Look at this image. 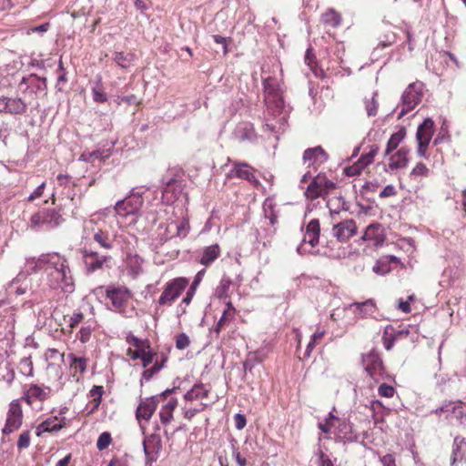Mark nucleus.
<instances>
[{
    "mask_svg": "<svg viewBox=\"0 0 466 466\" xmlns=\"http://www.w3.org/2000/svg\"><path fill=\"white\" fill-rule=\"evenodd\" d=\"M68 359L71 361V366L76 365V369L79 370L80 373H84L86 370V358L77 357L74 353H69Z\"/></svg>",
    "mask_w": 466,
    "mask_h": 466,
    "instance_id": "obj_44",
    "label": "nucleus"
},
{
    "mask_svg": "<svg viewBox=\"0 0 466 466\" xmlns=\"http://www.w3.org/2000/svg\"><path fill=\"white\" fill-rule=\"evenodd\" d=\"M272 102L278 114H282L285 111V101L280 94L272 96Z\"/></svg>",
    "mask_w": 466,
    "mask_h": 466,
    "instance_id": "obj_57",
    "label": "nucleus"
},
{
    "mask_svg": "<svg viewBox=\"0 0 466 466\" xmlns=\"http://www.w3.org/2000/svg\"><path fill=\"white\" fill-rule=\"evenodd\" d=\"M450 135L448 132L447 127H444L443 126L441 127L440 132L436 136V137L433 140V145L437 146L441 143H442L445 139L450 140Z\"/></svg>",
    "mask_w": 466,
    "mask_h": 466,
    "instance_id": "obj_60",
    "label": "nucleus"
},
{
    "mask_svg": "<svg viewBox=\"0 0 466 466\" xmlns=\"http://www.w3.org/2000/svg\"><path fill=\"white\" fill-rule=\"evenodd\" d=\"M454 403V401H445L441 407L431 410V413L436 415H440L441 413H451V407Z\"/></svg>",
    "mask_w": 466,
    "mask_h": 466,
    "instance_id": "obj_61",
    "label": "nucleus"
},
{
    "mask_svg": "<svg viewBox=\"0 0 466 466\" xmlns=\"http://www.w3.org/2000/svg\"><path fill=\"white\" fill-rule=\"evenodd\" d=\"M190 344V339L188 336L182 332L177 335L176 337V348L177 350H185L187 349Z\"/></svg>",
    "mask_w": 466,
    "mask_h": 466,
    "instance_id": "obj_53",
    "label": "nucleus"
},
{
    "mask_svg": "<svg viewBox=\"0 0 466 466\" xmlns=\"http://www.w3.org/2000/svg\"><path fill=\"white\" fill-rule=\"evenodd\" d=\"M329 154L324 150L321 146L309 147L303 152L302 161L304 164L308 163V167H313L317 169L321 164L327 162Z\"/></svg>",
    "mask_w": 466,
    "mask_h": 466,
    "instance_id": "obj_12",
    "label": "nucleus"
},
{
    "mask_svg": "<svg viewBox=\"0 0 466 466\" xmlns=\"http://www.w3.org/2000/svg\"><path fill=\"white\" fill-rule=\"evenodd\" d=\"M111 442V433L108 431H104L98 436L96 441V448L98 451H104L108 448Z\"/></svg>",
    "mask_w": 466,
    "mask_h": 466,
    "instance_id": "obj_45",
    "label": "nucleus"
},
{
    "mask_svg": "<svg viewBox=\"0 0 466 466\" xmlns=\"http://www.w3.org/2000/svg\"><path fill=\"white\" fill-rule=\"evenodd\" d=\"M52 254H43L38 258H32L28 260L29 263H34L29 269V274L37 273L40 271L46 265L49 266V260H51Z\"/></svg>",
    "mask_w": 466,
    "mask_h": 466,
    "instance_id": "obj_29",
    "label": "nucleus"
},
{
    "mask_svg": "<svg viewBox=\"0 0 466 466\" xmlns=\"http://www.w3.org/2000/svg\"><path fill=\"white\" fill-rule=\"evenodd\" d=\"M395 389L390 384L382 383L379 387V394L382 397L390 398L393 397Z\"/></svg>",
    "mask_w": 466,
    "mask_h": 466,
    "instance_id": "obj_59",
    "label": "nucleus"
},
{
    "mask_svg": "<svg viewBox=\"0 0 466 466\" xmlns=\"http://www.w3.org/2000/svg\"><path fill=\"white\" fill-rule=\"evenodd\" d=\"M31 228H36L41 226H47V218L46 216V209L40 210L31 216L30 218Z\"/></svg>",
    "mask_w": 466,
    "mask_h": 466,
    "instance_id": "obj_43",
    "label": "nucleus"
},
{
    "mask_svg": "<svg viewBox=\"0 0 466 466\" xmlns=\"http://www.w3.org/2000/svg\"><path fill=\"white\" fill-rule=\"evenodd\" d=\"M420 132L416 135V140L418 143V149L417 153L420 157H426V151L429 147V144L431 140L428 137H425L424 139L420 138Z\"/></svg>",
    "mask_w": 466,
    "mask_h": 466,
    "instance_id": "obj_50",
    "label": "nucleus"
},
{
    "mask_svg": "<svg viewBox=\"0 0 466 466\" xmlns=\"http://www.w3.org/2000/svg\"><path fill=\"white\" fill-rule=\"evenodd\" d=\"M320 235V225L318 218H312L306 227V232L304 234L301 244L297 248V252L299 255H305L312 253L307 249L304 245L308 243L311 248L316 247L319 244Z\"/></svg>",
    "mask_w": 466,
    "mask_h": 466,
    "instance_id": "obj_8",
    "label": "nucleus"
},
{
    "mask_svg": "<svg viewBox=\"0 0 466 466\" xmlns=\"http://www.w3.org/2000/svg\"><path fill=\"white\" fill-rule=\"evenodd\" d=\"M339 421V423L338 425V437L343 439L344 441H352V425L346 420Z\"/></svg>",
    "mask_w": 466,
    "mask_h": 466,
    "instance_id": "obj_35",
    "label": "nucleus"
},
{
    "mask_svg": "<svg viewBox=\"0 0 466 466\" xmlns=\"http://www.w3.org/2000/svg\"><path fill=\"white\" fill-rule=\"evenodd\" d=\"M21 372L26 376H33V362L30 357L23 358L20 361Z\"/></svg>",
    "mask_w": 466,
    "mask_h": 466,
    "instance_id": "obj_52",
    "label": "nucleus"
},
{
    "mask_svg": "<svg viewBox=\"0 0 466 466\" xmlns=\"http://www.w3.org/2000/svg\"><path fill=\"white\" fill-rule=\"evenodd\" d=\"M234 422H235V427L238 430L244 429L245 426L247 425L246 416L244 414H241V413H236L234 415Z\"/></svg>",
    "mask_w": 466,
    "mask_h": 466,
    "instance_id": "obj_63",
    "label": "nucleus"
},
{
    "mask_svg": "<svg viewBox=\"0 0 466 466\" xmlns=\"http://www.w3.org/2000/svg\"><path fill=\"white\" fill-rule=\"evenodd\" d=\"M103 158V151L101 150H94L92 152L83 153L80 156V160L86 162H93L95 159H102Z\"/></svg>",
    "mask_w": 466,
    "mask_h": 466,
    "instance_id": "obj_54",
    "label": "nucleus"
},
{
    "mask_svg": "<svg viewBox=\"0 0 466 466\" xmlns=\"http://www.w3.org/2000/svg\"><path fill=\"white\" fill-rule=\"evenodd\" d=\"M220 255V247L218 244H213L203 249L199 263L204 266L212 264Z\"/></svg>",
    "mask_w": 466,
    "mask_h": 466,
    "instance_id": "obj_21",
    "label": "nucleus"
},
{
    "mask_svg": "<svg viewBox=\"0 0 466 466\" xmlns=\"http://www.w3.org/2000/svg\"><path fill=\"white\" fill-rule=\"evenodd\" d=\"M159 417H160L161 423L166 425L172 420L173 412L162 408L159 412Z\"/></svg>",
    "mask_w": 466,
    "mask_h": 466,
    "instance_id": "obj_64",
    "label": "nucleus"
},
{
    "mask_svg": "<svg viewBox=\"0 0 466 466\" xmlns=\"http://www.w3.org/2000/svg\"><path fill=\"white\" fill-rule=\"evenodd\" d=\"M364 168L365 167H362V164L358 160L353 165L346 167L343 173L347 177H356L359 176Z\"/></svg>",
    "mask_w": 466,
    "mask_h": 466,
    "instance_id": "obj_49",
    "label": "nucleus"
},
{
    "mask_svg": "<svg viewBox=\"0 0 466 466\" xmlns=\"http://www.w3.org/2000/svg\"><path fill=\"white\" fill-rule=\"evenodd\" d=\"M23 422V410L18 400H14L9 404L6 420L2 433L5 436L9 435L15 431H17Z\"/></svg>",
    "mask_w": 466,
    "mask_h": 466,
    "instance_id": "obj_6",
    "label": "nucleus"
},
{
    "mask_svg": "<svg viewBox=\"0 0 466 466\" xmlns=\"http://www.w3.org/2000/svg\"><path fill=\"white\" fill-rule=\"evenodd\" d=\"M46 216L47 218V226L52 228L60 226L65 221L60 208H46Z\"/></svg>",
    "mask_w": 466,
    "mask_h": 466,
    "instance_id": "obj_28",
    "label": "nucleus"
},
{
    "mask_svg": "<svg viewBox=\"0 0 466 466\" xmlns=\"http://www.w3.org/2000/svg\"><path fill=\"white\" fill-rule=\"evenodd\" d=\"M93 239L101 248L106 250L113 248L114 239L109 236L108 232L98 229L94 233Z\"/></svg>",
    "mask_w": 466,
    "mask_h": 466,
    "instance_id": "obj_24",
    "label": "nucleus"
},
{
    "mask_svg": "<svg viewBox=\"0 0 466 466\" xmlns=\"http://www.w3.org/2000/svg\"><path fill=\"white\" fill-rule=\"evenodd\" d=\"M423 87L424 85L421 82L410 83L402 93L401 105L407 106V109H414L423 97Z\"/></svg>",
    "mask_w": 466,
    "mask_h": 466,
    "instance_id": "obj_10",
    "label": "nucleus"
},
{
    "mask_svg": "<svg viewBox=\"0 0 466 466\" xmlns=\"http://www.w3.org/2000/svg\"><path fill=\"white\" fill-rule=\"evenodd\" d=\"M379 151H380V147L376 144H373V145L370 146L369 152L362 154L358 160L360 161V163L362 164V167H366L373 162L374 157L378 154Z\"/></svg>",
    "mask_w": 466,
    "mask_h": 466,
    "instance_id": "obj_38",
    "label": "nucleus"
},
{
    "mask_svg": "<svg viewBox=\"0 0 466 466\" xmlns=\"http://www.w3.org/2000/svg\"><path fill=\"white\" fill-rule=\"evenodd\" d=\"M410 149L406 147H401L393 156L390 157L389 167L393 169L402 168L408 165V154Z\"/></svg>",
    "mask_w": 466,
    "mask_h": 466,
    "instance_id": "obj_20",
    "label": "nucleus"
},
{
    "mask_svg": "<svg viewBox=\"0 0 466 466\" xmlns=\"http://www.w3.org/2000/svg\"><path fill=\"white\" fill-rule=\"evenodd\" d=\"M30 445V431H25L23 433L20 434L18 441H17V448L19 450L26 449Z\"/></svg>",
    "mask_w": 466,
    "mask_h": 466,
    "instance_id": "obj_56",
    "label": "nucleus"
},
{
    "mask_svg": "<svg viewBox=\"0 0 466 466\" xmlns=\"http://www.w3.org/2000/svg\"><path fill=\"white\" fill-rule=\"evenodd\" d=\"M263 209L265 218L269 219L271 225H275L278 221V214L275 210V205L270 199H266Z\"/></svg>",
    "mask_w": 466,
    "mask_h": 466,
    "instance_id": "obj_40",
    "label": "nucleus"
},
{
    "mask_svg": "<svg viewBox=\"0 0 466 466\" xmlns=\"http://www.w3.org/2000/svg\"><path fill=\"white\" fill-rule=\"evenodd\" d=\"M112 60L121 68L128 69L135 61L136 56L133 53H124L115 51L112 54Z\"/></svg>",
    "mask_w": 466,
    "mask_h": 466,
    "instance_id": "obj_22",
    "label": "nucleus"
},
{
    "mask_svg": "<svg viewBox=\"0 0 466 466\" xmlns=\"http://www.w3.org/2000/svg\"><path fill=\"white\" fill-rule=\"evenodd\" d=\"M377 96H378V93L374 92L371 99L365 101V108H366V111H367V115L369 116H374L377 115L378 106H379V103H378V101L376 99Z\"/></svg>",
    "mask_w": 466,
    "mask_h": 466,
    "instance_id": "obj_46",
    "label": "nucleus"
},
{
    "mask_svg": "<svg viewBox=\"0 0 466 466\" xmlns=\"http://www.w3.org/2000/svg\"><path fill=\"white\" fill-rule=\"evenodd\" d=\"M351 307H355L362 317L371 316L377 309L376 303L372 299L363 302H354Z\"/></svg>",
    "mask_w": 466,
    "mask_h": 466,
    "instance_id": "obj_26",
    "label": "nucleus"
},
{
    "mask_svg": "<svg viewBox=\"0 0 466 466\" xmlns=\"http://www.w3.org/2000/svg\"><path fill=\"white\" fill-rule=\"evenodd\" d=\"M384 228L382 225L379 222H373L370 224L361 237V239L364 241L370 240L373 241V245L375 247L381 246L385 241Z\"/></svg>",
    "mask_w": 466,
    "mask_h": 466,
    "instance_id": "obj_16",
    "label": "nucleus"
},
{
    "mask_svg": "<svg viewBox=\"0 0 466 466\" xmlns=\"http://www.w3.org/2000/svg\"><path fill=\"white\" fill-rule=\"evenodd\" d=\"M33 80H37L39 82V85H36V91H45L47 88L46 86V78L41 77L37 76L36 74H30L28 76H24L19 84L20 86L23 85L26 86V88L28 87V84H33Z\"/></svg>",
    "mask_w": 466,
    "mask_h": 466,
    "instance_id": "obj_31",
    "label": "nucleus"
},
{
    "mask_svg": "<svg viewBox=\"0 0 466 466\" xmlns=\"http://www.w3.org/2000/svg\"><path fill=\"white\" fill-rule=\"evenodd\" d=\"M407 135V130L404 126L399 127V130L393 133L387 142V147L392 150L397 149L399 145L402 142Z\"/></svg>",
    "mask_w": 466,
    "mask_h": 466,
    "instance_id": "obj_30",
    "label": "nucleus"
},
{
    "mask_svg": "<svg viewBox=\"0 0 466 466\" xmlns=\"http://www.w3.org/2000/svg\"><path fill=\"white\" fill-rule=\"evenodd\" d=\"M429 174V168L422 162H419L410 172V177L423 176L426 177Z\"/></svg>",
    "mask_w": 466,
    "mask_h": 466,
    "instance_id": "obj_58",
    "label": "nucleus"
},
{
    "mask_svg": "<svg viewBox=\"0 0 466 466\" xmlns=\"http://www.w3.org/2000/svg\"><path fill=\"white\" fill-rule=\"evenodd\" d=\"M365 370L376 381L380 380L385 372L383 361L380 353L372 349L368 354L362 356Z\"/></svg>",
    "mask_w": 466,
    "mask_h": 466,
    "instance_id": "obj_7",
    "label": "nucleus"
},
{
    "mask_svg": "<svg viewBox=\"0 0 466 466\" xmlns=\"http://www.w3.org/2000/svg\"><path fill=\"white\" fill-rule=\"evenodd\" d=\"M93 99L96 103H105L107 101V95L104 91L101 76L98 77L95 86L92 87Z\"/></svg>",
    "mask_w": 466,
    "mask_h": 466,
    "instance_id": "obj_34",
    "label": "nucleus"
},
{
    "mask_svg": "<svg viewBox=\"0 0 466 466\" xmlns=\"http://www.w3.org/2000/svg\"><path fill=\"white\" fill-rule=\"evenodd\" d=\"M30 394L35 399L43 401L47 399L48 393L44 390L40 386L37 384H31L29 387Z\"/></svg>",
    "mask_w": 466,
    "mask_h": 466,
    "instance_id": "obj_48",
    "label": "nucleus"
},
{
    "mask_svg": "<svg viewBox=\"0 0 466 466\" xmlns=\"http://www.w3.org/2000/svg\"><path fill=\"white\" fill-rule=\"evenodd\" d=\"M158 403V397L156 396H151L145 400L140 399V403L136 410V419L138 421L141 420H149L156 411Z\"/></svg>",
    "mask_w": 466,
    "mask_h": 466,
    "instance_id": "obj_14",
    "label": "nucleus"
},
{
    "mask_svg": "<svg viewBox=\"0 0 466 466\" xmlns=\"http://www.w3.org/2000/svg\"><path fill=\"white\" fill-rule=\"evenodd\" d=\"M167 357H163V360L161 362L156 361L154 365L151 368L146 369L142 372V379L140 380V385H143V380H149L155 374H157L158 371H160L164 366L165 362L167 361Z\"/></svg>",
    "mask_w": 466,
    "mask_h": 466,
    "instance_id": "obj_33",
    "label": "nucleus"
},
{
    "mask_svg": "<svg viewBox=\"0 0 466 466\" xmlns=\"http://www.w3.org/2000/svg\"><path fill=\"white\" fill-rule=\"evenodd\" d=\"M466 456V440L464 437L456 436L452 443V451L451 455V466L456 462L461 461Z\"/></svg>",
    "mask_w": 466,
    "mask_h": 466,
    "instance_id": "obj_18",
    "label": "nucleus"
},
{
    "mask_svg": "<svg viewBox=\"0 0 466 466\" xmlns=\"http://www.w3.org/2000/svg\"><path fill=\"white\" fill-rule=\"evenodd\" d=\"M263 89L265 94L273 96L279 94V85L273 77H267L263 79Z\"/></svg>",
    "mask_w": 466,
    "mask_h": 466,
    "instance_id": "obj_41",
    "label": "nucleus"
},
{
    "mask_svg": "<svg viewBox=\"0 0 466 466\" xmlns=\"http://www.w3.org/2000/svg\"><path fill=\"white\" fill-rule=\"evenodd\" d=\"M145 348H147L146 345L145 346H141V348H136L135 350L129 348L127 350V355L132 360H140V357H141Z\"/></svg>",
    "mask_w": 466,
    "mask_h": 466,
    "instance_id": "obj_62",
    "label": "nucleus"
},
{
    "mask_svg": "<svg viewBox=\"0 0 466 466\" xmlns=\"http://www.w3.org/2000/svg\"><path fill=\"white\" fill-rule=\"evenodd\" d=\"M357 233V226L353 219H346L335 224L332 228V234L339 242H347Z\"/></svg>",
    "mask_w": 466,
    "mask_h": 466,
    "instance_id": "obj_13",
    "label": "nucleus"
},
{
    "mask_svg": "<svg viewBox=\"0 0 466 466\" xmlns=\"http://www.w3.org/2000/svg\"><path fill=\"white\" fill-rule=\"evenodd\" d=\"M142 446L146 458V465L151 466L153 462L157 461L162 450V440L160 435L151 433L150 435L146 436L142 442Z\"/></svg>",
    "mask_w": 466,
    "mask_h": 466,
    "instance_id": "obj_9",
    "label": "nucleus"
},
{
    "mask_svg": "<svg viewBox=\"0 0 466 466\" xmlns=\"http://www.w3.org/2000/svg\"><path fill=\"white\" fill-rule=\"evenodd\" d=\"M451 413L454 415L460 426L466 428V402L458 400L452 405Z\"/></svg>",
    "mask_w": 466,
    "mask_h": 466,
    "instance_id": "obj_23",
    "label": "nucleus"
},
{
    "mask_svg": "<svg viewBox=\"0 0 466 466\" xmlns=\"http://www.w3.org/2000/svg\"><path fill=\"white\" fill-rule=\"evenodd\" d=\"M393 331L394 328L391 325H388L384 329L382 339L386 350H390L397 340V336L393 334Z\"/></svg>",
    "mask_w": 466,
    "mask_h": 466,
    "instance_id": "obj_36",
    "label": "nucleus"
},
{
    "mask_svg": "<svg viewBox=\"0 0 466 466\" xmlns=\"http://www.w3.org/2000/svg\"><path fill=\"white\" fill-rule=\"evenodd\" d=\"M209 390L205 389L202 383L195 384L191 390L186 392L184 399L187 401H192L198 398H207Z\"/></svg>",
    "mask_w": 466,
    "mask_h": 466,
    "instance_id": "obj_27",
    "label": "nucleus"
},
{
    "mask_svg": "<svg viewBox=\"0 0 466 466\" xmlns=\"http://www.w3.org/2000/svg\"><path fill=\"white\" fill-rule=\"evenodd\" d=\"M372 271L377 275L384 276L391 271V267L387 259L381 258L375 262Z\"/></svg>",
    "mask_w": 466,
    "mask_h": 466,
    "instance_id": "obj_42",
    "label": "nucleus"
},
{
    "mask_svg": "<svg viewBox=\"0 0 466 466\" xmlns=\"http://www.w3.org/2000/svg\"><path fill=\"white\" fill-rule=\"evenodd\" d=\"M434 121L431 117H427L418 126L416 135L420 132V138L424 139L425 137H428L430 140H431V137L434 134Z\"/></svg>",
    "mask_w": 466,
    "mask_h": 466,
    "instance_id": "obj_25",
    "label": "nucleus"
},
{
    "mask_svg": "<svg viewBox=\"0 0 466 466\" xmlns=\"http://www.w3.org/2000/svg\"><path fill=\"white\" fill-rule=\"evenodd\" d=\"M66 426V419L59 416H52L44 421H42L36 427L35 433L37 436H41L45 432H57Z\"/></svg>",
    "mask_w": 466,
    "mask_h": 466,
    "instance_id": "obj_15",
    "label": "nucleus"
},
{
    "mask_svg": "<svg viewBox=\"0 0 466 466\" xmlns=\"http://www.w3.org/2000/svg\"><path fill=\"white\" fill-rule=\"evenodd\" d=\"M334 420H339V419L335 416L333 412H329L328 417L325 419V422H319L318 427L322 432L329 433L333 426Z\"/></svg>",
    "mask_w": 466,
    "mask_h": 466,
    "instance_id": "obj_47",
    "label": "nucleus"
},
{
    "mask_svg": "<svg viewBox=\"0 0 466 466\" xmlns=\"http://www.w3.org/2000/svg\"><path fill=\"white\" fill-rule=\"evenodd\" d=\"M155 356H156V352H154L150 347H149V349L145 348V350L140 357V360L142 362L143 368H147L149 364H151L154 360Z\"/></svg>",
    "mask_w": 466,
    "mask_h": 466,
    "instance_id": "obj_51",
    "label": "nucleus"
},
{
    "mask_svg": "<svg viewBox=\"0 0 466 466\" xmlns=\"http://www.w3.org/2000/svg\"><path fill=\"white\" fill-rule=\"evenodd\" d=\"M188 285V279L184 277L176 278L168 281L158 299L159 305H166L175 301Z\"/></svg>",
    "mask_w": 466,
    "mask_h": 466,
    "instance_id": "obj_4",
    "label": "nucleus"
},
{
    "mask_svg": "<svg viewBox=\"0 0 466 466\" xmlns=\"http://www.w3.org/2000/svg\"><path fill=\"white\" fill-rule=\"evenodd\" d=\"M79 253L82 255V262L87 275L102 269L104 265L111 259V256L99 252L92 244L80 248Z\"/></svg>",
    "mask_w": 466,
    "mask_h": 466,
    "instance_id": "obj_2",
    "label": "nucleus"
},
{
    "mask_svg": "<svg viewBox=\"0 0 466 466\" xmlns=\"http://www.w3.org/2000/svg\"><path fill=\"white\" fill-rule=\"evenodd\" d=\"M127 341L133 345L135 348H141V346H145L149 349V340L148 339H141L132 334H129L127 337Z\"/></svg>",
    "mask_w": 466,
    "mask_h": 466,
    "instance_id": "obj_55",
    "label": "nucleus"
},
{
    "mask_svg": "<svg viewBox=\"0 0 466 466\" xmlns=\"http://www.w3.org/2000/svg\"><path fill=\"white\" fill-rule=\"evenodd\" d=\"M49 267L54 268L55 272L57 274L63 292L69 294L73 293L76 286L68 259L58 253H53L51 255V260H49Z\"/></svg>",
    "mask_w": 466,
    "mask_h": 466,
    "instance_id": "obj_1",
    "label": "nucleus"
},
{
    "mask_svg": "<svg viewBox=\"0 0 466 466\" xmlns=\"http://www.w3.org/2000/svg\"><path fill=\"white\" fill-rule=\"evenodd\" d=\"M336 187L337 184L329 179L325 173L320 172L312 177L304 192V196L309 200H315L319 198L325 199L326 197Z\"/></svg>",
    "mask_w": 466,
    "mask_h": 466,
    "instance_id": "obj_3",
    "label": "nucleus"
},
{
    "mask_svg": "<svg viewBox=\"0 0 466 466\" xmlns=\"http://www.w3.org/2000/svg\"><path fill=\"white\" fill-rule=\"evenodd\" d=\"M127 205L128 208H125V212L127 214H136L142 208L144 199L143 198H135L131 195H129L127 198Z\"/></svg>",
    "mask_w": 466,
    "mask_h": 466,
    "instance_id": "obj_39",
    "label": "nucleus"
},
{
    "mask_svg": "<svg viewBox=\"0 0 466 466\" xmlns=\"http://www.w3.org/2000/svg\"><path fill=\"white\" fill-rule=\"evenodd\" d=\"M322 22L325 25H330L332 27H337L341 23V16L335 10L330 9L329 11L323 14Z\"/></svg>",
    "mask_w": 466,
    "mask_h": 466,
    "instance_id": "obj_37",
    "label": "nucleus"
},
{
    "mask_svg": "<svg viewBox=\"0 0 466 466\" xmlns=\"http://www.w3.org/2000/svg\"><path fill=\"white\" fill-rule=\"evenodd\" d=\"M182 188L180 185H177V180L175 178H170L166 182V187L162 190V199L167 203L171 204L178 199L181 195Z\"/></svg>",
    "mask_w": 466,
    "mask_h": 466,
    "instance_id": "obj_17",
    "label": "nucleus"
},
{
    "mask_svg": "<svg viewBox=\"0 0 466 466\" xmlns=\"http://www.w3.org/2000/svg\"><path fill=\"white\" fill-rule=\"evenodd\" d=\"M231 284V279L228 276H223L219 285L216 289L215 295L220 299L228 298V289Z\"/></svg>",
    "mask_w": 466,
    "mask_h": 466,
    "instance_id": "obj_32",
    "label": "nucleus"
},
{
    "mask_svg": "<svg viewBox=\"0 0 466 466\" xmlns=\"http://www.w3.org/2000/svg\"><path fill=\"white\" fill-rule=\"evenodd\" d=\"M27 110V104L18 96H0V113L9 115H23Z\"/></svg>",
    "mask_w": 466,
    "mask_h": 466,
    "instance_id": "obj_11",
    "label": "nucleus"
},
{
    "mask_svg": "<svg viewBox=\"0 0 466 466\" xmlns=\"http://www.w3.org/2000/svg\"><path fill=\"white\" fill-rule=\"evenodd\" d=\"M229 176L245 179L250 183H258L247 163H235Z\"/></svg>",
    "mask_w": 466,
    "mask_h": 466,
    "instance_id": "obj_19",
    "label": "nucleus"
},
{
    "mask_svg": "<svg viewBox=\"0 0 466 466\" xmlns=\"http://www.w3.org/2000/svg\"><path fill=\"white\" fill-rule=\"evenodd\" d=\"M106 297L111 300L112 305L116 308V311L124 314L125 309L123 307L131 299L132 293L125 286L109 285L106 287Z\"/></svg>",
    "mask_w": 466,
    "mask_h": 466,
    "instance_id": "obj_5",
    "label": "nucleus"
}]
</instances>
